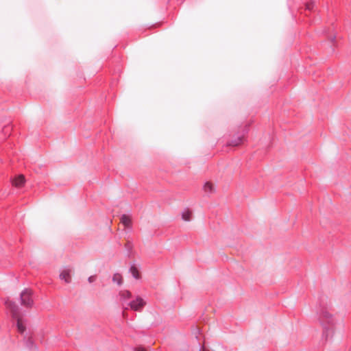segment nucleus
<instances>
[{
    "mask_svg": "<svg viewBox=\"0 0 351 351\" xmlns=\"http://www.w3.org/2000/svg\"><path fill=\"white\" fill-rule=\"evenodd\" d=\"M5 304L7 307L10 311L12 317L16 319V326L19 332L21 333L24 332L26 328L21 318L20 317L19 306L12 301H7Z\"/></svg>",
    "mask_w": 351,
    "mask_h": 351,
    "instance_id": "f257e3e1",
    "label": "nucleus"
},
{
    "mask_svg": "<svg viewBox=\"0 0 351 351\" xmlns=\"http://www.w3.org/2000/svg\"><path fill=\"white\" fill-rule=\"evenodd\" d=\"M21 303L23 306L30 308L32 306L34 301L32 299V291L30 289H25L21 293Z\"/></svg>",
    "mask_w": 351,
    "mask_h": 351,
    "instance_id": "f03ea898",
    "label": "nucleus"
},
{
    "mask_svg": "<svg viewBox=\"0 0 351 351\" xmlns=\"http://www.w3.org/2000/svg\"><path fill=\"white\" fill-rule=\"evenodd\" d=\"M146 304V302L143 298L137 297L135 300L131 302L129 305L134 311H141Z\"/></svg>",
    "mask_w": 351,
    "mask_h": 351,
    "instance_id": "7ed1b4c3",
    "label": "nucleus"
},
{
    "mask_svg": "<svg viewBox=\"0 0 351 351\" xmlns=\"http://www.w3.org/2000/svg\"><path fill=\"white\" fill-rule=\"evenodd\" d=\"M72 273L73 271L71 269H64L61 271L60 278L66 283H70L71 282Z\"/></svg>",
    "mask_w": 351,
    "mask_h": 351,
    "instance_id": "20e7f679",
    "label": "nucleus"
},
{
    "mask_svg": "<svg viewBox=\"0 0 351 351\" xmlns=\"http://www.w3.org/2000/svg\"><path fill=\"white\" fill-rule=\"evenodd\" d=\"M25 182V178L23 175H19L12 180V185L16 188H21Z\"/></svg>",
    "mask_w": 351,
    "mask_h": 351,
    "instance_id": "39448f33",
    "label": "nucleus"
},
{
    "mask_svg": "<svg viewBox=\"0 0 351 351\" xmlns=\"http://www.w3.org/2000/svg\"><path fill=\"white\" fill-rule=\"evenodd\" d=\"M121 222L125 227L129 228L132 225V219L129 215H123L121 217Z\"/></svg>",
    "mask_w": 351,
    "mask_h": 351,
    "instance_id": "423d86ee",
    "label": "nucleus"
},
{
    "mask_svg": "<svg viewBox=\"0 0 351 351\" xmlns=\"http://www.w3.org/2000/svg\"><path fill=\"white\" fill-rule=\"evenodd\" d=\"M191 212L189 210H186L182 213V218L185 221H189L191 218Z\"/></svg>",
    "mask_w": 351,
    "mask_h": 351,
    "instance_id": "0eeeda50",
    "label": "nucleus"
},
{
    "mask_svg": "<svg viewBox=\"0 0 351 351\" xmlns=\"http://www.w3.org/2000/svg\"><path fill=\"white\" fill-rule=\"evenodd\" d=\"M204 189L206 193H213L214 191V185L211 182H207L204 186Z\"/></svg>",
    "mask_w": 351,
    "mask_h": 351,
    "instance_id": "6e6552de",
    "label": "nucleus"
},
{
    "mask_svg": "<svg viewBox=\"0 0 351 351\" xmlns=\"http://www.w3.org/2000/svg\"><path fill=\"white\" fill-rule=\"evenodd\" d=\"M122 276L119 274H115L113 276V282H117L118 285H121L122 283Z\"/></svg>",
    "mask_w": 351,
    "mask_h": 351,
    "instance_id": "1a4fd4ad",
    "label": "nucleus"
},
{
    "mask_svg": "<svg viewBox=\"0 0 351 351\" xmlns=\"http://www.w3.org/2000/svg\"><path fill=\"white\" fill-rule=\"evenodd\" d=\"M120 295L123 299H128L131 298L132 293L129 291L125 290L120 292Z\"/></svg>",
    "mask_w": 351,
    "mask_h": 351,
    "instance_id": "9d476101",
    "label": "nucleus"
},
{
    "mask_svg": "<svg viewBox=\"0 0 351 351\" xmlns=\"http://www.w3.org/2000/svg\"><path fill=\"white\" fill-rule=\"evenodd\" d=\"M130 271H131V273H132V276H133L135 278H136V279L139 278V277H140V276H139V273H138V269H137V268H136V267L132 266V267L130 268Z\"/></svg>",
    "mask_w": 351,
    "mask_h": 351,
    "instance_id": "9b49d317",
    "label": "nucleus"
},
{
    "mask_svg": "<svg viewBox=\"0 0 351 351\" xmlns=\"http://www.w3.org/2000/svg\"><path fill=\"white\" fill-rule=\"evenodd\" d=\"M315 5V1L312 0L310 3H306V9L308 10H313Z\"/></svg>",
    "mask_w": 351,
    "mask_h": 351,
    "instance_id": "f8f14e48",
    "label": "nucleus"
},
{
    "mask_svg": "<svg viewBox=\"0 0 351 351\" xmlns=\"http://www.w3.org/2000/svg\"><path fill=\"white\" fill-rule=\"evenodd\" d=\"M241 142V138H239L237 141H232L230 143V145L237 146Z\"/></svg>",
    "mask_w": 351,
    "mask_h": 351,
    "instance_id": "ddd939ff",
    "label": "nucleus"
},
{
    "mask_svg": "<svg viewBox=\"0 0 351 351\" xmlns=\"http://www.w3.org/2000/svg\"><path fill=\"white\" fill-rule=\"evenodd\" d=\"M135 351H147V350L145 348H144L143 347H137L135 348Z\"/></svg>",
    "mask_w": 351,
    "mask_h": 351,
    "instance_id": "4468645a",
    "label": "nucleus"
},
{
    "mask_svg": "<svg viewBox=\"0 0 351 351\" xmlns=\"http://www.w3.org/2000/svg\"><path fill=\"white\" fill-rule=\"evenodd\" d=\"M95 280V276H90L88 279V282L90 283L94 282Z\"/></svg>",
    "mask_w": 351,
    "mask_h": 351,
    "instance_id": "2eb2a0df",
    "label": "nucleus"
},
{
    "mask_svg": "<svg viewBox=\"0 0 351 351\" xmlns=\"http://www.w3.org/2000/svg\"><path fill=\"white\" fill-rule=\"evenodd\" d=\"M123 317H125V316H126L125 310H124V311H123Z\"/></svg>",
    "mask_w": 351,
    "mask_h": 351,
    "instance_id": "dca6fc26",
    "label": "nucleus"
}]
</instances>
